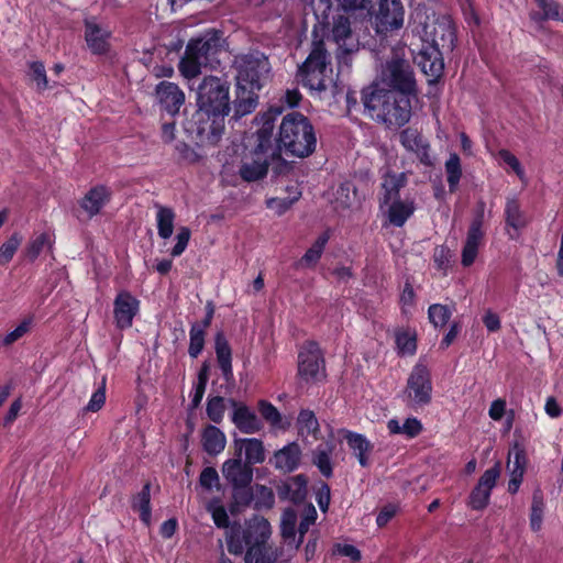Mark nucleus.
I'll return each instance as SVG.
<instances>
[{"instance_id": "1", "label": "nucleus", "mask_w": 563, "mask_h": 563, "mask_svg": "<svg viewBox=\"0 0 563 563\" xmlns=\"http://www.w3.org/2000/svg\"><path fill=\"white\" fill-rule=\"evenodd\" d=\"M196 102L198 109L186 129L199 143L216 145L231 111L230 82L221 77L206 76L196 88Z\"/></svg>"}, {"instance_id": "2", "label": "nucleus", "mask_w": 563, "mask_h": 563, "mask_svg": "<svg viewBox=\"0 0 563 563\" xmlns=\"http://www.w3.org/2000/svg\"><path fill=\"white\" fill-rule=\"evenodd\" d=\"M362 100L372 117L389 128H400L410 120L411 102L408 96L372 85L363 89Z\"/></svg>"}, {"instance_id": "3", "label": "nucleus", "mask_w": 563, "mask_h": 563, "mask_svg": "<svg viewBox=\"0 0 563 563\" xmlns=\"http://www.w3.org/2000/svg\"><path fill=\"white\" fill-rule=\"evenodd\" d=\"M317 139L309 120L299 112H291L283 118L279 126L276 148L271 157H279L283 151L291 156L308 157L316 150Z\"/></svg>"}, {"instance_id": "4", "label": "nucleus", "mask_w": 563, "mask_h": 563, "mask_svg": "<svg viewBox=\"0 0 563 563\" xmlns=\"http://www.w3.org/2000/svg\"><path fill=\"white\" fill-rule=\"evenodd\" d=\"M331 10V0H318L314 5V14L320 23L331 26L330 38L338 45L336 57L339 63L343 62L347 64V57L358 51L360 42L352 31L349 16L338 13L332 16V22H330L329 18Z\"/></svg>"}, {"instance_id": "5", "label": "nucleus", "mask_w": 563, "mask_h": 563, "mask_svg": "<svg viewBox=\"0 0 563 563\" xmlns=\"http://www.w3.org/2000/svg\"><path fill=\"white\" fill-rule=\"evenodd\" d=\"M221 48L222 36L219 31H210L190 40L179 62L180 73L188 79L197 77L202 67L212 65Z\"/></svg>"}, {"instance_id": "6", "label": "nucleus", "mask_w": 563, "mask_h": 563, "mask_svg": "<svg viewBox=\"0 0 563 563\" xmlns=\"http://www.w3.org/2000/svg\"><path fill=\"white\" fill-rule=\"evenodd\" d=\"M330 54L323 40H314L311 51L298 69L301 84L310 90L325 91L333 84Z\"/></svg>"}, {"instance_id": "7", "label": "nucleus", "mask_w": 563, "mask_h": 563, "mask_svg": "<svg viewBox=\"0 0 563 563\" xmlns=\"http://www.w3.org/2000/svg\"><path fill=\"white\" fill-rule=\"evenodd\" d=\"M236 82L251 87V89H262L268 78L271 65L264 53L254 51L249 54L236 57Z\"/></svg>"}, {"instance_id": "8", "label": "nucleus", "mask_w": 563, "mask_h": 563, "mask_svg": "<svg viewBox=\"0 0 563 563\" xmlns=\"http://www.w3.org/2000/svg\"><path fill=\"white\" fill-rule=\"evenodd\" d=\"M383 81L399 95L415 96L417 86L413 70L408 60L393 57L387 60L382 71Z\"/></svg>"}, {"instance_id": "9", "label": "nucleus", "mask_w": 563, "mask_h": 563, "mask_svg": "<svg viewBox=\"0 0 563 563\" xmlns=\"http://www.w3.org/2000/svg\"><path fill=\"white\" fill-rule=\"evenodd\" d=\"M368 15L377 34L386 35L404 25L405 9L401 0H379Z\"/></svg>"}, {"instance_id": "10", "label": "nucleus", "mask_w": 563, "mask_h": 563, "mask_svg": "<svg viewBox=\"0 0 563 563\" xmlns=\"http://www.w3.org/2000/svg\"><path fill=\"white\" fill-rule=\"evenodd\" d=\"M222 473L234 488V498L239 504L247 505L252 499L249 486L253 479V468L241 459L229 460L223 464Z\"/></svg>"}, {"instance_id": "11", "label": "nucleus", "mask_w": 563, "mask_h": 563, "mask_svg": "<svg viewBox=\"0 0 563 563\" xmlns=\"http://www.w3.org/2000/svg\"><path fill=\"white\" fill-rule=\"evenodd\" d=\"M298 374L306 382H320L325 378L324 354L314 341L306 342L298 354Z\"/></svg>"}, {"instance_id": "12", "label": "nucleus", "mask_w": 563, "mask_h": 563, "mask_svg": "<svg viewBox=\"0 0 563 563\" xmlns=\"http://www.w3.org/2000/svg\"><path fill=\"white\" fill-rule=\"evenodd\" d=\"M424 45L442 51H452L455 42V29L448 18L424 23L421 35Z\"/></svg>"}, {"instance_id": "13", "label": "nucleus", "mask_w": 563, "mask_h": 563, "mask_svg": "<svg viewBox=\"0 0 563 563\" xmlns=\"http://www.w3.org/2000/svg\"><path fill=\"white\" fill-rule=\"evenodd\" d=\"M431 380L428 368L422 364H417L409 375L406 395L413 405H424L431 400Z\"/></svg>"}, {"instance_id": "14", "label": "nucleus", "mask_w": 563, "mask_h": 563, "mask_svg": "<svg viewBox=\"0 0 563 563\" xmlns=\"http://www.w3.org/2000/svg\"><path fill=\"white\" fill-rule=\"evenodd\" d=\"M499 474L498 463L484 472L470 495L468 505L472 509L482 510L488 505L490 492L495 487Z\"/></svg>"}, {"instance_id": "15", "label": "nucleus", "mask_w": 563, "mask_h": 563, "mask_svg": "<svg viewBox=\"0 0 563 563\" xmlns=\"http://www.w3.org/2000/svg\"><path fill=\"white\" fill-rule=\"evenodd\" d=\"M413 62L424 75L432 78L429 80L430 82L435 81L443 74L444 63L442 52L438 48L422 44L421 48L415 55Z\"/></svg>"}, {"instance_id": "16", "label": "nucleus", "mask_w": 563, "mask_h": 563, "mask_svg": "<svg viewBox=\"0 0 563 563\" xmlns=\"http://www.w3.org/2000/svg\"><path fill=\"white\" fill-rule=\"evenodd\" d=\"M483 221L484 211L481 209L468 228L466 241L462 250V264L466 267L471 266L477 256L478 245L484 236L482 230Z\"/></svg>"}, {"instance_id": "17", "label": "nucleus", "mask_w": 563, "mask_h": 563, "mask_svg": "<svg viewBox=\"0 0 563 563\" xmlns=\"http://www.w3.org/2000/svg\"><path fill=\"white\" fill-rule=\"evenodd\" d=\"M156 97L162 109L170 115L177 114L185 103V93L170 81H162L156 86Z\"/></svg>"}, {"instance_id": "18", "label": "nucleus", "mask_w": 563, "mask_h": 563, "mask_svg": "<svg viewBox=\"0 0 563 563\" xmlns=\"http://www.w3.org/2000/svg\"><path fill=\"white\" fill-rule=\"evenodd\" d=\"M113 305V313L118 328H130L132 325L133 318L139 311V300L130 292L121 291L117 296Z\"/></svg>"}, {"instance_id": "19", "label": "nucleus", "mask_w": 563, "mask_h": 563, "mask_svg": "<svg viewBox=\"0 0 563 563\" xmlns=\"http://www.w3.org/2000/svg\"><path fill=\"white\" fill-rule=\"evenodd\" d=\"M276 489L280 499L301 503L307 496V478L302 474L288 477L277 485Z\"/></svg>"}, {"instance_id": "20", "label": "nucleus", "mask_w": 563, "mask_h": 563, "mask_svg": "<svg viewBox=\"0 0 563 563\" xmlns=\"http://www.w3.org/2000/svg\"><path fill=\"white\" fill-rule=\"evenodd\" d=\"M272 534V527L267 519L255 517L247 522L243 531V540L247 547L267 543Z\"/></svg>"}, {"instance_id": "21", "label": "nucleus", "mask_w": 563, "mask_h": 563, "mask_svg": "<svg viewBox=\"0 0 563 563\" xmlns=\"http://www.w3.org/2000/svg\"><path fill=\"white\" fill-rule=\"evenodd\" d=\"M301 450L295 442L284 446L283 449L275 452L271 463L276 470L284 473H290L295 471L300 463Z\"/></svg>"}, {"instance_id": "22", "label": "nucleus", "mask_w": 563, "mask_h": 563, "mask_svg": "<svg viewBox=\"0 0 563 563\" xmlns=\"http://www.w3.org/2000/svg\"><path fill=\"white\" fill-rule=\"evenodd\" d=\"M258 90L236 82V97L233 101L235 118L244 117L255 110L258 103Z\"/></svg>"}, {"instance_id": "23", "label": "nucleus", "mask_w": 563, "mask_h": 563, "mask_svg": "<svg viewBox=\"0 0 563 563\" xmlns=\"http://www.w3.org/2000/svg\"><path fill=\"white\" fill-rule=\"evenodd\" d=\"M85 27V38L91 52L95 54L106 53L109 47V32L90 20L86 21Z\"/></svg>"}, {"instance_id": "24", "label": "nucleus", "mask_w": 563, "mask_h": 563, "mask_svg": "<svg viewBox=\"0 0 563 563\" xmlns=\"http://www.w3.org/2000/svg\"><path fill=\"white\" fill-rule=\"evenodd\" d=\"M407 185L406 173H391L387 172L382 183V203L388 205L389 202L400 200L399 191Z\"/></svg>"}, {"instance_id": "25", "label": "nucleus", "mask_w": 563, "mask_h": 563, "mask_svg": "<svg viewBox=\"0 0 563 563\" xmlns=\"http://www.w3.org/2000/svg\"><path fill=\"white\" fill-rule=\"evenodd\" d=\"M111 191L106 186H96L91 188L80 201V207L93 217L98 214L101 208L109 201Z\"/></svg>"}, {"instance_id": "26", "label": "nucleus", "mask_w": 563, "mask_h": 563, "mask_svg": "<svg viewBox=\"0 0 563 563\" xmlns=\"http://www.w3.org/2000/svg\"><path fill=\"white\" fill-rule=\"evenodd\" d=\"M282 553L280 548L267 543L249 547L245 553V563H276Z\"/></svg>"}, {"instance_id": "27", "label": "nucleus", "mask_w": 563, "mask_h": 563, "mask_svg": "<svg viewBox=\"0 0 563 563\" xmlns=\"http://www.w3.org/2000/svg\"><path fill=\"white\" fill-rule=\"evenodd\" d=\"M235 449L241 453H245V463L260 464L265 461V450L263 442L258 439H236L234 441Z\"/></svg>"}, {"instance_id": "28", "label": "nucleus", "mask_w": 563, "mask_h": 563, "mask_svg": "<svg viewBox=\"0 0 563 563\" xmlns=\"http://www.w3.org/2000/svg\"><path fill=\"white\" fill-rule=\"evenodd\" d=\"M255 156L251 162H243L240 167L239 175L244 181H256L267 175L269 165L267 157H262V155Z\"/></svg>"}, {"instance_id": "29", "label": "nucleus", "mask_w": 563, "mask_h": 563, "mask_svg": "<svg viewBox=\"0 0 563 563\" xmlns=\"http://www.w3.org/2000/svg\"><path fill=\"white\" fill-rule=\"evenodd\" d=\"M214 345H216L214 347H216V354H217L219 367H220L224 378L227 380H229L233 375L232 365H231L232 353H231V347H230L223 332H218L216 334Z\"/></svg>"}, {"instance_id": "30", "label": "nucleus", "mask_w": 563, "mask_h": 563, "mask_svg": "<svg viewBox=\"0 0 563 563\" xmlns=\"http://www.w3.org/2000/svg\"><path fill=\"white\" fill-rule=\"evenodd\" d=\"M202 446L207 453L217 455L224 450L225 435L213 424H208L202 433Z\"/></svg>"}, {"instance_id": "31", "label": "nucleus", "mask_w": 563, "mask_h": 563, "mask_svg": "<svg viewBox=\"0 0 563 563\" xmlns=\"http://www.w3.org/2000/svg\"><path fill=\"white\" fill-rule=\"evenodd\" d=\"M333 446L329 443L320 444L312 451V464L318 467L320 473L329 478L333 474L331 456Z\"/></svg>"}, {"instance_id": "32", "label": "nucleus", "mask_w": 563, "mask_h": 563, "mask_svg": "<svg viewBox=\"0 0 563 563\" xmlns=\"http://www.w3.org/2000/svg\"><path fill=\"white\" fill-rule=\"evenodd\" d=\"M131 507L133 510L139 511L141 520L145 525L151 522V484L147 482L132 498Z\"/></svg>"}, {"instance_id": "33", "label": "nucleus", "mask_w": 563, "mask_h": 563, "mask_svg": "<svg viewBox=\"0 0 563 563\" xmlns=\"http://www.w3.org/2000/svg\"><path fill=\"white\" fill-rule=\"evenodd\" d=\"M388 205V219L395 227H402L415 211V205L412 201L396 200Z\"/></svg>"}, {"instance_id": "34", "label": "nucleus", "mask_w": 563, "mask_h": 563, "mask_svg": "<svg viewBox=\"0 0 563 563\" xmlns=\"http://www.w3.org/2000/svg\"><path fill=\"white\" fill-rule=\"evenodd\" d=\"M274 131V123L272 120H266L262 128L256 132V146L254 150L255 155H265L269 151H274L276 146H273L272 137Z\"/></svg>"}, {"instance_id": "35", "label": "nucleus", "mask_w": 563, "mask_h": 563, "mask_svg": "<svg viewBox=\"0 0 563 563\" xmlns=\"http://www.w3.org/2000/svg\"><path fill=\"white\" fill-rule=\"evenodd\" d=\"M347 444L351 450L354 452L357 457L360 464L363 467L368 466V453L372 450L371 443L361 434L350 433L347 435Z\"/></svg>"}, {"instance_id": "36", "label": "nucleus", "mask_w": 563, "mask_h": 563, "mask_svg": "<svg viewBox=\"0 0 563 563\" xmlns=\"http://www.w3.org/2000/svg\"><path fill=\"white\" fill-rule=\"evenodd\" d=\"M157 207V230L162 239H168L174 231L175 213L168 207L156 205Z\"/></svg>"}, {"instance_id": "37", "label": "nucleus", "mask_w": 563, "mask_h": 563, "mask_svg": "<svg viewBox=\"0 0 563 563\" xmlns=\"http://www.w3.org/2000/svg\"><path fill=\"white\" fill-rule=\"evenodd\" d=\"M505 217L507 225L514 228L515 230L522 229L527 224L526 218L520 210V206L515 199L507 200Z\"/></svg>"}, {"instance_id": "38", "label": "nucleus", "mask_w": 563, "mask_h": 563, "mask_svg": "<svg viewBox=\"0 0 563 563\" xmlns=\"http://www.w3.org/2000/svg\"><path fill=\"white\" fill-rule=\"evenodd\" d=\"M507 468L509 473L523 475L526 468V454L525 449L518 443H515L508 454Z\"/></svg>"}, {"instance_id": "39", "label": "nucleus", "mask_w": 563, "mask_h": 563, "mask_svg": "<svg viewBox=\"0 0 563 563\" xmlns=\"http://www.w3.org/2000/svg\"><path fill=\"white\" fill-rule=\"evenodd\" d=\"M445 172L448 175L449 189L453 192L455 191L462 176L461 163L457 154L453 153L450 155L449 159L445 162Z\"/></svg>"}, {"instance_id": "40", "label": "nucleus", "mask_w": 563, "mask_h": 563, "mask_svg": "<svg viewBox=\"0 0 563 563\" xmlns=\"http://www.w3.org/2000/svg\"><path fill=\"white\" fill-rule=\"evenodd\" d=\"M336 201L344 208H350L358 202L357 189L351 181H345L340 185L336 190Z\"/></svg>"}, {"instance_id": "41", "label": "nucleus", "mask_w": 563, "mask_h": 563, "mask_svg": "<svg viewBox=\"0 0 563 563\" xmlns=\"http://www.w3.org/2000/svg\"><path fill=\"white\" fill-rule=\"evenodd\" d=\"M452 316L451 309L445 305L434 303L428 309L429 321L434 328L444 327Z\"/></svg>"}, {"instance_id": "42", "label": "nucleus", "mask_w": 563, "mask_h": 563, "mask_svg": "<svg viewBox=\"0 0 563 563\" xmlns=\"http://www.w3.org/2000/svg\"><path fill=\"white\" fill-rule=\"evenodd\" d=\"M232 422H256V415L243 402L229 401Z\"/></svg>"}, {"instance_id": "43", "label": "nucleus", "mask_w": 563, "mask_h": 563, "mask_svg": "<svg viewBox=\"0 0 563 563\" xmlns=\"http://www.w3.org/2000/svg\"><path fill=\"white\" fill-rule=\"evenodd\" d=\"M543 498L541 492L537 490L532 496L531 514H530V526L533 531H539L542 526L543 519Z\"/></svg>"}, {"instance_id": "44", "label": "nucleus", "mask_w": 563, "mask_h": 563, "mask_svg": "<svg viewBox=\"0 0 563 563\" xmlns=\"http://www.w3.org/2000/svg\"><path fill=\"white\" fill-rule=\"evenodd\" d=\"M297 514L294 509L287 508L282 515L280 530L283 538L295 541Z\"/></svg>"}, {"instance_id": "45", "label": "nucleus", "mask_w": 563, "mask_h": 563, "mask_svg": "<svg viewBox=\"0 0 563 563\" xmlns=\"http://www.w3.org/2000/svg\"><path fill=\"white\" fill-rule=\"evenodd\" d=\"M22 235L20 233H13L1 246H0V265L8 264L12 258L16 250L22 243Z\"/></svg>"}, {"instance_id": "46", "label": "nucleus", "mask_w": 563, "mask_h": 563, "mask_svg": "<svg viewBox=\"0 0 563 563\" xmlns=\"http://www.w3.org/2000/svg\"><path fill=\"white\" fill-rule=\"evenodd\" d=\"M399 140L401 145L411 152H415L424 143V140L418 130L410 126L400 132Z\"/></svg>"}, {"instance_id": "47", "label": "nucleus", "mask_w": 563, "mask_h": 563, "mask_svg": "<svg viewBox=\"0 0 563 563\" xmlns=\"http://www.w3.org/2000/svg\"><path fill=\"white\" fill-rule=\"evenodd\" d=\"M231 399H225L223 397L217 396L211 399H209L207 405V413L208 417L213 422H219L223 418V412L228 409H230L229 401Z\"/></svg>"}, {"instance_id": "48", "label": "nucleus", "mask_w": 563, "mask_h": 563, "mask_svg": "<svg viewBox=\"0 0 563 563\" xmlns=\"http://www.w3.org/2000/svg\"><path fill=\"white\" fill-rule=\"evenodd\" d=\"M538 7L542 10V13H534L532 19L534 20H559L560 15V4L554 0H536Z\"/></svg>"}, {"instance_id": "49", "label": "nucleus", "mask_w": 563, "mask_h": 563, "mask_svg": "<svg viewBox=\"0 0 563 563\" xmlns=\"http://www.w3.org/2000/svg\"><path fill=\"white\" fill-rule=\"evenodd\" d=\"M205 345V330L199 324H192L190 329V343L188 353L196 358L202 351Z\"/></svg>"}, {"instance_id": "50", "label": "nucleus", "mask_w": 563, "mask_h": 563, "mask_svg": "<svg viewBox=\"0 0 563 563\" xmlns=\"http://www.w3.org/2000/svg\"><path fill=\"white\" fill-rule=\"evenodd\" d=\"M396 344L401 354H413L417 349L416 335L408 332L401 331L396 334Z\"/></svg>"}, {"instance_id": "51", "label": "nucleus", "mask_w": 563, "mask_h": 563, "mask_svg": "<svg viewBox=\"0 0 563 563\" xmlns=\"http://www.w3.org/2000/svg\"><path fill=\"white\" fill-rule=\"evenodd\" d=\"M255 503L257 507L272 508L275 503V496L272 488L257 485L255 489Z\"/></svg>"}, {"instance_id": "52", "label": "nucleus", "mask_w": 563, "mask_h": 563, "mask_svg": "<svg viewBox=\"0 0 563 563\" xmlns=\"http://www.w3.org/2000/svg\"><path fill=\"white\" fill-rule=\"evenodd\" d=\"M316 519H317V510L313 506H309L308 509L306 510L303 518L301 519V521L299 523V528H298L299 539L295 544L296 549H298L299 545L302 543L303 536L308 532L310 526L314 523Z\"/></svg>"}, {"instance_id": "53", "label": "nucleus", "mask_w": 563, "mask_h": 563, "mask_svg": "<svg viewBox=\"0 0 563 563\" xmlns=\"http://www.w3.org/2000/svg\"><path fill=\"white\" fill-rule=\"evenodd\" d=\"M48 242V235L46 233H41L34 240L30 242L25 250V256L30 261H34L43 251L45 244Z\"/></svg>"}, {"instance_id": "54", "label": "nucleus", "mask_w": 563, "mask_h": 563, "mask_svg": "<svg viewBox=\"0 0 563 563\" xmlns=\"http://www.w3.org/2000/svg\"><path fill=\"white\" fill-rule=\"evenodd\" d=\"M257 409L262 418L267 422H282V415L271 402L266 400H260Z\"/></svg>"}, {"instance_id": "55", "label": "nucleus", "mask_w": 563, "mask_h": 563, "mask_svg": "<svg viewBox=\"0 0 563 563\" xmlns=\"http://www.w3.org/2000/svg\"><path fill=\"white\" fill-rule=\"evenodd\" d=\"M390 434H404L407 439H412L420 434L422 424H388Z\"/></svg>"}, {"instance_id": "56", "label": "nucleus", "mask_w": 563, "mask_h": 563, "mask_svg": "<svg viewBox=\"0 0 563 563\" xmlns=\"http://www.w3.org/2000/svg\"><path fill=\"white\" fill-rule=\"evenodd\" d=\"M106 401V377L102 378L101 385L98 389L92 394L90 401L88 402L86 409L88 411H98Z\"/></svg>"}, {"instance_id": "57", "label": "nucleus", "mask_w": 563, "mask_h": 563, "mask_svg": "<svg viewBox=\"0 0 563 563\" xmlns=\"http://www.w3.org/2000/svg\"><path fill=\"white\" fill-rule=\"evenodd\" d=\"M30 76L31 78L36 81L38 89H46L47 88V77L45 73L44 65L40 62H34L30 66Z\"/></svg>"}, {"instance_id": "58", "label": "nucleus", "mask_w": 563, "mask_h": 563, "mask_svg": "<svg viewBox=\"0 0 563 563\" xmlns=\"http://www.w3.org/2000/svg\"><path fill=\"white\" fill-rule=\"evenodd\" d=\"M199 483L203 488L208 490L217 486L219 483V475L217 470L213 467L203 468L199 476Z\"/></svg>"}, {"instance_id": "59", "label": "nucleus", "mask_w": 563, "mask_h": 563, "mask_svg": "<svg viewBox=\"0 0 563 563\" xmlns=\"http://www.w3.org/2000/svg\"><path fill=\"white\" fill-rule=\"evenodd\" d=\"M298 200V197L294 198H272L267 200V207L274 209L278 214L285 213L295 201Z\"/></svg>"}, {"instance_id": "60", "label": "nucleus", "mask_w": 563, "mask_h": 563, "mask_svg": "<svg viewBox=\"0 0 563 563\" xmlns=\"http://www.w3.org/2000/svg\"><path fill=\"white\" fill-rule=\"evenodd\" d=\"M176 239H177V243L175 244V246L172 250L173 256H179L186 250L187 244L190 239V230L186 227L180 228Z\"/></svg>"}, {"instance_id": "61", "label": "nucleus", "mask_w": 563, "mask_h": 563, "mask_svg": "<svg viewBox=\"0 0 563 563\" xmlns=\"http://www.w3.org/2000/svg\"><path fill=\"white\" fill-rule=\"evenodd\" d=\"M30 329V321L27 320H24L23 322H21V324H19L13 331L9 332L4 339H3V343L5 345H10L12 343H14L15 341H18L20 338H22Z\"/></svg>"}, {"instance_id": "62", "label": "nucleus", "mask_w": 563, "mask_h": 563, "mask_svg": "<svg viewBox=\"0 0 563 563\" xmlns=\"http://www.w3.org/2000/svg\"><path fill=\"white\" fill-rule=\"evenodd\" d=\"M499 157L505 164L509 165L519 177H522L523 170L518 158L514 154L507 150H501L499 151Z\"/></svg>"}, {"instance_id": "63", "label": "nucleus", "mask_w": 563, "mask_h": 563, "mask_svg": "<svg viewBox=\"0 0 563 563\" xmlns=\"http://www.w3.org/2000/svg\"><path fill=\"white\" fill-rule=\"evenodd\" d=\"M335 551L344 556L350 558L353 562H358L361 560V552L354 545L351 544H336Z\"/></svg>"}, {"instance_id": "64", "label": "nucleus", "mask_w": 563, "mask_h": 563, "mask_svg": "<svg viewBox=\"0 0 563 563\" xmlns=\"http://www.w3.org/2000/svg\"><path fill=\"white\" fill-rule=\"evenodd\" d=\"M450 250L445 246H439L434 251V262L439 268H445L450 262Z\"/></svg>"}]
</instances>
